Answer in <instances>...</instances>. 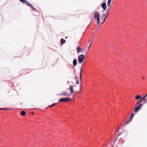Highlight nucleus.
I'll use <instances>...</instances> for the list:
<instances>
[{"mask_svg":"<svg viewBox=\"0 0 147 147\" xmlns=\"http://www.w3.org/2000/svg\"><path fill=\"white\" fill-rule=\"evenodd\" d=\"M100 13L96 11L94 13V17L95 19H96L98 21V24L100 22Z\"/></svg>","mask_w":147,"mask_h":147,"instance_id":"obj_1","label":"nucleus"},{"mask_svg":"<svg viewBox=\"0 0 147 147\" xmlns=\"http://www.w3.org/2000/svg\"><path fill=\"white\" fill-rule=\"evenodd\" d=\"M84 59L85 56L84 55L82 54L79 55L78 57V60L79 63H82Z\"/></svg>","mask_w":147,"mask_h":147,"instance_id":"obj_2","label":"nucleus"},{"mask_svg":"<svg viewBox=\"0 0 147 147\" xmlns=\"http://www.w3.org/2000/svg\"><path fill=\"white\" fill-rule=\"evenodd\" d=\"M71 99L69 98H62L59 100V102H66L70 100Z\"/></svg>","mask_w":147,"mask_h":147,"instance_id":"obj_3","label":"nucleus"},{"mask_svg":"<svg viewBox=\"0 0 147 147\" xmlns=\"http://www.w3.org/2000/svg\"><path fill=\"white\" fill-rule=\"evenodd\" d=\"M143 105L142 104H140L137 107L135 110V111L136 112H137L139 111V110L141 109Z\"/></svg>","mask_w":147,"mask_h":147,"instance_id":"obj_4","label":"nucleus"},{"mask_svg":"<svg viewBox=\"0 0 147 147\" xmlns=\"http://www.w3.org/2000/svg\"><path fill=\"white\" fill-rule=\"evenodd\" d=\"M101 7L104 11L105 10L107 9L106 4L105 2L102 3L101 5Z\"/></svg>","mask_w":147,"mask_h":147,"instance_id":"obj_5","label":"nucleus"},{"mask_svg":"<svg viewBox=\"0 0 147 147\" xmlns=\"http://www.w3.org/2000/svg\"><path fill=\"white\" fill-rule=\"evenodd\" d=\"M26 3L28 5L29 7H30L31 8V9H32L33 10H35L36 9L35 8H34L31 4L27 2Z\"/></svg>","mask_w":147,"mask_h":147,"instance_id":"obj_6","label":"nucleus"},{"mask_svg":"<svg viewBox=\"0 0 147 147\" xmlns=\"http://www.w3.org/2000/svg\"><path fill=\"white\" fill-rule=\"evenodd\" d=\"M110 8L109 9H107V11H106V13H107V16H106L105 18H104V20H103V22L105 21V20L106 18L109 15V13L110 12Z\"/></svg>","mask_w":147,"mask_h":147,"instance_id":"obj_7","label":"nucleus"},{"mask_svg":"<svg viewBox=\"0 0 147 147\" xmlns=\"http://www.w3.org/2000/svg\"><path fill=\"white\" fill-rule=\"evenodd\" d=\"M82 68H83L82 67V66L81 67V68L80 73V80H82Z\"/></svg>","mask_w":147,"mask_h":147,"instance_id":"obj_8","label":"nucleus"},{"mask_svg":"<svg viewBox=\"0 0 147 147\" xmlns=\"http://www.w3.org/2000/svg\"><path fill=\"white\" fill-rule=\"evenodd\" d=\"M73 86H71L69 88V90L71 91V94H72L73 92Z\"/></svg>","mask_w":147,"mask_h":147,"instance_id":"obj_9","label":"nucleus"},{"mask_svg":"<svg viewBox=\"0 0 147 147\" xmlns=\"http://www.w3.org/2000/svg\"><path fill=\"white\" fill-rule=\"evenodd\" d=\"M77 63V60L76 59H74L73 61V64L74 66H76Z\"/></svg>","mask_w":147,"mask_h":147,"instance_id":"obj_10","label":"nucleus"},{"mask_svg":"<svg viewBox=\"0 0 147 147\" xmlns=\"http://www.w3.org/2000/svg\"><path fill=\"white\" fill-rule=\"evenodd\" d=\"M141 96L139 95H137L135 96V98L137 100H138L140 98H141Z\"/></svg>","mask_w":147,"mask_h":147,"instance_id":"obj_11","label":"nucleus"},{"mask_svg":"<svg viewBox=\"0 0 147 147\" xmlns=\"http://www.w3.org/2000/svg\"><path fill=\"white\" fill-rule=\"evenodd\" d=\"M60 95H63V96H69L70 95L69 94H66V92H65L64 93H61V94H60Z\"/></svg>","mask_w":147,"mask_h":147,"instance_id":"obj_12","label":"nucleus"},{"mask_svg":"<svg viewBox=\"0 0 147 147\" xmlns=\"http://www.w3.org/2000/svg\"><path fill=\"white\" fill-rule=\"evenodd\" d=\"M21 114L22 116H24L25 115L26 112L24 111H22L21 112Z\"/></svg>","mask_w":147,"mask_h":147,"instance_id":"obj_13","label":"nucleus"},{"mask_svg":"<svg viewBox=\"0 0 147 147\" xmlns=\"http://www.w3.org/2000/svg\"><path fill=\"white\" fill-rule=\"evenodd\" d=\"M61 42L62 44H63L65 42V40L64 39L61 38Z\"/></svg>","mask_w":147,"mask_h":147,"instance_id":"obj_14","label":"nucleus"},{"mask_svg":"<svg viewBox=\"0 0 147 147\" xmlns=\"http://www.w3.org/2000/svg\"><path fill=\"white\" fill-rule=\"evenodd\" d=\"M81 48L80 47H78L77 49V51L78 53H80V51Z\"/></svg>","mask_w":147,"mask_h":147,"instance_id":"obj_15","label":"nucleus"},{"mask_svg":"<svg viewBox=\"0 0 147 147\" xmlns=\"http://www.w3.org/2000/svg\"><path fill=\"white\" fill-rule=\"evenodd\" d=\"M111 2V1L108 0V2H107V5L108 7L110 6V5Z\"/></svg>","mask_w":147,"mask_h":147,"instance_id":"obj_16","label":"nucleus"},{"mask_svg":"<svg viewBox=\"0 0 147 147\" xmlns=\"http://www.w3.org/2000/svg\"><path fill=\"white\" fill-rule=\"evenodd\" d=\"M20 1L24 3H26L27 1L26 0H20Z\"/></svg>","mask_w":147,"mask_h":147,"instance_id":"obj_17","label":"nucleus"},{"mask_svg":"<svg viewBox=\"0 0 147 147\" xmlns=\"http://www.w3.org/2000/svg\"><path fill=\"white\" fill-rule=\"evenodd\" d=\"M57 103H53L52 105H50L49 106V107H52L53 106H54V105H55L57 104Z\"/></svg>","mask_w":147,"mask_h":147,"instance_id":"obj_18","label":"nucleus"},{"mask_svg":"<svg viewBox=\"0 0 147 147\" xmlns=\"http://www.w3.org/2000/svg\"><path fill=\"white\" fill-rule=\"evenodd\" d=\"M143 99L142 98L141 100H140L136 104L137 105H138L143 100Z\"/></svg>","mask_w":147,"mask_h":147,"instance_id":"obj_19","label":"nucleus"},{"mask_svg":"<svg viewBox=\"0 0 147 147\" xmlns=\"http://www.w3.org/2000/svg\"><path fill=\"white\" fill-rule=\"evenodd\" d=\"M105 16V14H103L102 16H101V18H102V19L103 18H104Z\"/></svg>","mask_w":147,"mask_h":147,"instance_id":"obj_20","label":"nucleus"},{"mask_svg":"<svg viewBox=\"0 0 147 147\" xmlns=\"http://www.w3.org/2000/svg\"><path fill=\"white\" fill-rule=\"evenodd\" d=\"M134 115V114H132V115H131V118H130V120H131L132 119V118H133V117Z\"/></svg>","mask_w":147,"mask_h":147,"instance_id":"obj_21","label":"nucleus"},{"mask_svg":"<svg viewBox=\"0 0 147 147\" xmlns=\"http://www.w3.org/2000/svg\"><path fill=\"white\" fill-rule=\"evenodd\" d=\"M7 109H8L6 108H0V110H6Z\"/></svg>","mask_w":147,"mask_h":147,"instance_id":"obj_22","label":"nucleus"},{"mask_svg":"<svg viewBox=\"0 0 147 147\" xmlns=\"http://www.w3.org/2000/svg\"><path fill=\"white\" fill-rule=\"evenodd\" d=\"M131 120H130V119L128 121H127L126 122V124H127L129 122H130Z\"/></svg>","mask_w":147,"mask_h":147,"instance_id":"obj_23","label":"nucleus"},{"mask_svg":"<svg viewBox=\"0 0 147 147\" xmlns=\"http://www.w3.org/2000/svg\"><path fill=\"white\" fill-rule=\"evenodd\" d=\"M92 44V41L91 42H90V45H89V47H88V49H89V48H90V46H91V45Z\"/></svg>","mask_w":147,"mask_h":147,"instance_id":"obj_24","label":"nucleus"},{"mask_svg":"<svg viewBox=\"0 0 147 147\" xmlns=\"http://www.w3.org/2000/svg\"><path fill=\"white\" fill-rule=\"evenodd\" d=\"M81 91H79V92H76V94H80L81 93Z\"/></svg>","mask_w":147,"mask_h":147,"instance_id":"obj_25","label":"nucleus"},{"mask_svg":"<svg viewBox=\"0 0 147 147\" xmlns=\"http://www.w3.org/2000/svg\"><path fill=\"white\" fill-rule=\"evenodd\" d=\"M76 83L77 84H79V81L78 80H77L76 81Z\"/></svg>","mask_w":147,"mask_h":147,"instance_id":"obj_26","label":"nucleus"},{"mask_svg":"<svg viewBox=\"0 0 147 147\" xmlns=\"http://www.w3.org/2000/svg\"><path fill=\"white\" fill-rule=\"evenodd\" d=\"M143 100V101L144 102H146V99L145 98H144V99Z\"/></svg>","mask_w":147,"mask_h":147,"instance_id":"obj_27","label":"nucleus"},{"mask_svg":"<svg viewBox=\"0 0 147 147\" xmlns=\"http://www.w3.org/2000/svg\"><path fill=\"white\" fill-rule=\"evenodd\" d=\"M142 78L143 80H144L145 79V77H142Z\"/></svg>","mask_w":147,"mask_h":147,"instance_id":"obj_28","label":"nucleus"},{"mask_svg":"<svg viewBox=\"0 0 147 147\" xmlns=\"http://www.w3.org/2000/svg\"><path fill=\"white\" fill-rule=\"evenodd\" d=\"M119 128L117 129V130H116V131H118L119 130Z\"/></svg>","mask_w":147,"mask_h":147,"instance_id":"obj_29","label":"nucleus"},{"mask_svg":"<svg viewBox=\"0 0 147 147\" xmlns=\"http://www.w3.org/2000/svg\"><path fill=\"white\" fill-rule=\"evenodd\" d=\"M121 134H122V132H121V133L119 134V135H121Z\"/></svg>","mask_w":147,"mask_h":147,"instance_id":"obj_30","label":"nucleus"},{"mask_svg":"<svg viewBox=\"0 0 147 147\" xmlns=\"http://www.w3.org/2000/svg\"><path fill=\"white\" fill-rule=\"evenodd\" d=\"M147 102V100H146V102H144V103H146Z\"/></svg>","mask_w":147,"mask_h":147,"instance_id":"obj_31","label":"nucleus"},{"mask_svg":"<svg viewBox=\"0 0 147 147\" xmlns=\"http://www.w3.org/2000/svg\"><path fill=\"white\" fill-rule=\"evenodd\" d=\"M80 90H81V87L80 88Z\"/></svg>","mask_w":147,"mask_h":147,"instance_id":"obj_32","label":"nucleus"},{"mask_svg":"<svg viewBox=\"0 0 147 147\" xmlns=\"http://www.w3.org/2000/svg\"><path fill=\"white\" fill-rule=\"evenodd\" d=\"M91 40H92V39L90 40V41Z\"/></svg>","mask_w":147,"mask_h":147,"instance_id":"obj_33","label":"nucleus"},{"mask_svg":"<svg viewBox=\"0 0 147 147\" xmlns=\"http://www.w3.org/2000/svg\"><path fill=\"white\" fill-rule=\"evenodd\" d=\"M91 40H92V39L90 40V41Z\"/></svg>","mask_w":147,"mask_h":147,"instance_id":"obj_34","label":"nucleus"}]
</instances>
